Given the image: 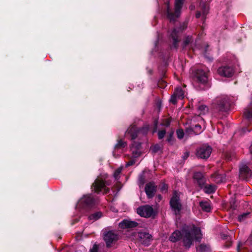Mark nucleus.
I'll return each instance as SVG.
<instances>
[{"label":"nucleus","mask_w":252,"mask_h":252,"mask_svg":"<svg viewBox=\"0 0 252 252\" xmlns=\"http://www.w3.org/2000/svg\"><path fill=\"white\" fill-rule=\"evenodd\" d=\"M201 236V230L199 228L193 225H185L182 232L176 230L172 233L169 240L172 242H176L182 239L184 246L189 249L194 240L199 241Z\"/></svg>","instance_id":"f257e3e1"},{"label":"nucleus","mask_w":252,"mask_h":252,"mask_svg":"<svg viewBox=\"0 0 252 252\" xmlns=\"http://www.w3.org/2000/svg\"><path fill=\"white\" fill-rule=\"evenodd\" d=\"M184 0H176L175 2V11H171L169 7V2L167 3V15L168 18L170 22H174L178 18L181 13V9L182 8Z\"/></svg>","instance_id":"f03ea898"},{"label":"nucleus","mask_w":252,"mask_h":252,"mask_svg":"<svg viewBox=\"0 0 252 252\" xmlns=\"http://www.w3.org/2000/svg\"><path fill=\"white\" fill-rule=\"evenodd\" d=\"M213 107L219 111H226L230 106L229 98L226 95L216 97L213 101Z\"/></svg>","instance_id":"7ed1b4c3"},{"label":"nucleus","mask_w":252,"mask_h":252,"mask_svg":"<svg viewBox=\"0 0 252 252\" xmlns=\"http://www.w3.org/2000/svg\"><path fill=\"white\" fill-rule=\"evenodd\" d=\"M149 126H144L142 129H138L134 125L131 126L128 128L125 133V136L131 140L135 139L138 134L141 133L143 134H145L149 130Z\"/></svg>","instance_id":"20e7f679"},{"label":"nucleus","mask_w":252,"mask_h":252,"mask_svg":"<svg viewBox=\"0 0 252 252\" xmlns=\"http://www.w3.org/2000/svg\"><path fill=\"white\" fill-rule=\"evenodd\" d=\"M109 183L102 179L97 178L93 184L92 189L95 192L106 193L108 192L109 189L106 185H109Z\"/></svg>","instance_id":"39448f33"},{"label":"nucleus","mask_w":252,"mask_h":252,"mask_svg":"<svg viewBox=\"0 0 252 252\" xmlns=\"http://www.w3.org/2000/svg\"><path fill=\"white\" fill-rule=\"evenodd\" d=\"M141 147V144L139 142H136L133 141L130 147V150L132 152V158L130 160L127 162L126 166L128 167L133 165L136 161V158L139 157L141 155V151L140 148Z\"/></svg>","instance_id":"423d86ee"},{"label":"nucleus","mask_w":252,"mask_h":252,"mask_svg":"<svg viewBox=\"0 0 252 252\" xmlns=\"http://www.w3.org/2000/svg\"><path fill=\"white\" fill-rule=\"evenodd\" d=\"M187 27V24L186 23H183L181 26L177 29H174L171 33L170 36L173 41V46L174 48H177L179 42V37L180 34Z\"/></svg>","instance_id":"0eeeda50"},{"label":"nucleus","mask_w":252,"mask_h":252,"mask_svg":"<svg viewBox=\"0 0 252 252\" xmlns=\"http://www.w3.org/2000/svg\"><path fill=\"white\" fill-rule=\"evenodd\" d=\"M103 239L107 247H110L118 240L117 234L113 230L105 231L103 233Z\"/></svg>","instance_id":"6e6552de"},{"label":"nucleus","mask_w":252,"mask_h":252,"mask_svg":"<svg viewBox=\"0 0 252 252\" xmlns=\"http://www.w3.org/2000/svg\"><path fill=\"white\" fill-rule=\"evenodd\" d=\"M170 204L175 214L176 215L179 214L182 209V205L180 202L179 195L177 192H174L173 196L170 200Z\"/></svg>","instance_id":"1a4fd4ad"},{"label":"nucleus","mask_w":252,"mask_h":252,"mask_svg":"<svg viewBox=\"0 0 252 252\" xmlns=\"http://www.w3.org/2000/svg\"><path fill=\"white\" fill-rule=\"evenodd\" d=\"M137 213L141 217L149 218L154 215V212L152 206L144 205L138 208Z\"/></svg>","instance_id":"9d476101"},{"label":"nucleus","mask_w":252,"mask_h":252,"mask_svg":"<svg viewBox=\"0 0 252 252\" xmlns=\"http://www.w3.org/2000/svg\"><path fill=\"white\" fill-rule=\"evenodd\" d=\"M211 152V147L205 145L200 147L197 150L196 156L200 158L206 159L209 157Z\"/></svg>","instance_id":"9b49d317"},{"label":"nucleus","mask_w":252,"mask_h":252,"mask_svg":"<svg viewBox=\"0 0 252 252\" xmlns=\"http://www.w3.org/2000/svg\"><path fill=\"white\" fill-rule=\"evenodd\" d=\"M93 202V199L91 195H85L78 201L76 207L81 209L91 205Z\"/></svg>","instance_id":"f8f14e48"},{"label":"nucleus","mask_w":252,"mask_h":252,"mask_svg":"<svg viewBox=\"0 0 252 252\" xmlns=\"http://www.w3.org/2000/svg\"><path fill=\"white\" fill-rule=\"evenodd\" d=\"M218 73L222 76L230 77L234 73V69L231 66H223L218 68Z\"/></svg>","instance_id":"ddd939ff"},{"label":"nucleus","mask_w":252,"mask_h":252,"mask_svg":"<svg viewBox=\"0 0 252 252\" xmlns=\"http://www.w3.org/2000/svg\"><path fill=\"white\" fill-rule=\"evenodd\" d=\"M252 175L251 170L246 165H242L240 167L239 176L243 179L247 180Z\"/></svg>","instance_id":"4468645a"},{"label":"nucleus","mask_w":252,"mask_h":252,"mask_svg":"<svg viewBox=\"0 0 252 252\" xmlns=\"http://www.w3.org/2000/svg\"><path fill=\"white\" fill-rule=\"evenodd\" d=\"M195 78L197 81L201 84H204L207 82L208 80V75L206 72L202 69H198L195 74Z\"/></svg>","instance_id":"2eb2a0df"},{"label":"nucleus","mask_w":252,"mask_h":252,"mask_svg":"<svg viewBox=\"0 0 252 252\" xmlns=\"http://www.w3.org/2000/svg\"><path fill=\"white\" fill-rule=\"evenodd\" d=\"M138 238L141 243L148 246L152 240V235L146 232H140L138 233Z\"/></svg>","instance_id":"dca6fc26"},{"label":"nucleus","mask_w":252,"mask_h":252,"mask_svg":"<svg viewBox=\"0 0 252 252\" xmlns=\"http://www.w3.org/2000/svg\"><path fill=\"white\" fill-rule=\"evenodd\" d=\"M145 191L149 198H152L156 192V187L154 183L147 184L145 187Z\"/></svg>","instance_id":"f3484780"},{"label":"nucleus","mask_w":252,"mask_h":252,"mask_svg":"<svg viewBox=\"0 0 252 252\" xmlns=\"http://www.w3.org/2000/svg\"><path fill=\"white\" fill-rule=\"evenodd\" d=\"M137 225V223L134 221L128 220H124L119 223V226L121 228H128L135 227Z\"/></svg>","instance_id":"a211bd4d"},{"label":"nucleus","mask_w":252,"mask_h":252,"mask_svg":"<svg viewBox=\"0 0 252 252\" xmlns=\"http://www.w3.org/2000/svg\"><path fill=\"white\" fill-rule=\"evenodd\" d=\"M126 146V142H124L122 140H119L115 146L114 150L113 152V156L115 157H117L118 155L117 153L122 152L123 151V149L125 148Z\"/></svg>","instance_id":"6ab92c4d"},{"label":"nucleus","mask_w":252,"mask_h":252,"mask_svg":"<svg viewBox=\"0 0 252 252\" xmlns=\"http://www.w3.org/2000/svg\"><path fill=\"white\" fill-rule=\"evenodd\" d=\"M194 180L196 182L199 187H202L204 183V180L202 174L200 172H196L193 175Z\"/></svg>","instance_id":"aec40b11"},{"label":"nucleus","mask_w":252,"mask_h":252,"mask_svg":"<svg viewBox=\"0 0 252 252\" xmlns=\"http://www.w3.org/2000/svg\"><path fill=\"white\" fill-rule=\"evenodd\" d=\"M199 205L201 209L205 212H208L211 210V206L210 201L208 200L202 201L200 202Z\"/></svg>","instance_id":"412c9836"},{"label":"nucleus","mask_w":252,"mask_h":252,"mask_svg":"<svg viewBox=\"0 0 252 252\" xmlns=\"http://www.w3.org/2000/svg\"><path fill=\"white\" fill-rule=\"evenodd\" d=\"M214 181L217 183H220L225 181V176L223 174H216L214 175Z\"/></svg>","instance_id":"4be33fe9"},{"label":"nucleus","mask_w":252,"mask_h":252,"mask_svg":"<svg viewBox=\"0 0 252 252\" xmlns=\"http://www.w3.org/2000/svg\"><path fill=\"white\" fill-rule=\"evenodd\" d=\"M245 117L249 119H252V102L244 112Z\"/></svg>","instance_id":"5701e85b"},{"label":"nucleus","mask_w":252,"mask_h":252,"mask_svg":"<svg viewBox=\"0 0 252 252\" xmlns=\"http://www.w3.org/2000/svg\"><path fill=\"white\" fill-rule=\"evenodd\" d=\"M216 190L215 186L212 185L206 186L204 189V192L210 194L214 192Z\"/></svg>","instance_id":"b1692460"},{"label":"nucleus","mask_w":252,"mask_h":252,"mask_svg":"<svg viewBox=\"0 0 252 252\" xmlns=\"http://www.w3.org/2000/svg\"><path fill=\"white\" fill-rule=\"evenodd\" d=\"M197 252H210V248L208 246L201 244L196 248Z\"/></svg>","instance_id":"393cba45"},{"label":"nucleus","mask_w":252,"mask_h":252,"mask_svg":"<svg viewBox=\"0 0 252 252\" xmlns=\"http://www.w3.org/2000/svg\"><path fill=\"white\" fill-rule=\"evenodd\" d=\"M197 110L199 115H204L208 112V108L205 105H201L198 107Z\"/></svg>","instance_id":"a878e982"},{"label":"nucleus","mask_w":252,"mask_h":252,"mask_svg":"<svg viewBox=\"0 0 252 252\" xmlns=\"http://www.w3.org/2000/svg\"><path fill=\"white\" fill-rule=\"evenodd\" d=\"M174 94L178 97V99H183L184 97V93L180 88H177Z\"/></svg>","instance_id":"bb28decb"},{"label":"nucleus","mask_w":252,"mask_h":252,"mask_svg":"<svg viewBox=\"0 0 252 252\" xmlns=\"http://www.w3.org/2000/svg\"><path fill=\"white\" fill-rule=\"evenodd\" d=\"M102 217V213L100 212H98L95 213L91 215H90L88 219L90 220H92L93 221H95L99 219Z\"/></svg>","instance_id":"cd10ccee"},{"label":"nucleus","mask_w":252,"mask_h":252,"mask_svg":"<svg viewBox=\"0 0 252 252\" xmlns=\"http://www.w3.org/2000/svg\"><path fill=\"white\" fill-rule=\"evenodd\" d=\"M196 134L194 132V130L192 126L186 128L185 132L186 136H192Z\"/></svg>","instance_id":"c85d7f7f"},{"label":"nucleus","mask_w":252,"mask_h":252,"mask_svg":"<svg viewBox=\"0 0 252 252\" xmlns=\"http://www.w3.org/2000/svg\"><path fill=\"white\" fill-rule=\"evenodd\" d=\"M123 167H120L118 168L114 173V177L116 180H118L120 178V174L122 172Z\"/></svg>","instance_id":"c756f323"},{"label":"nucleus","mask_w":252,"mask_h":252,"mask_svg":"<svg viewBox=\"0 0 252 252\" xmlns=\"http://www.w3.org/2000/svg\"><path fill=\"white\" fill-rule=\"evenodd\" d=\"M250 213H243L238 217V220L239 221H243L245 220L247 218H248L249 216Z\"/></svg>","instance_id":"7c9ffc66"},{"label":"nucleus","mask_w":252,"mask_h":252,"mask_svg":"<svg viewBox=\"0 0 252 252\" xmlns=\"http://www.w3.org/2000/svg\"><path fill=\"white\" fill-rule=\"evenodd\" d=\"M192 126L196 135L200 134L202 131L201 127L199 125H192Z\"/></svg>","instance_id":"2f4dec72"},{"label":"nucleus","mask_w":252,"mask_h":252,"mask_svg":"<svg viewBox=\"0 0 252 252\" xmlns=\"http://www.w3.org/2000/svg\"><path fill=\"white\" fill-rule=\"evenodd\" d=\"M192 41V37L191 36H188L186 37L184 41V46L186 47L189 43H191Z\"/></svg>","instance_id":"473e14b6"},{"label":"nucleus","mask_w":252,"mask_h":252,"mask_svg":"<svg viewBox=\"0 0 252 252\" xmlns=\"http://www.w3.org/2000/svg\"><path fill=\"white\" fill-rule=\"evenodd\" d=\"M177 134L178 138L182 139L185 134L182 129H178L177 130Z\"/></svg>","instance_id":"72a5a7b5"},{"label":"nucleus","mask_w":252,"mask_h":252,"mask_svg":"<svg viewBox=\"0 0 252 252\" xmlns=\"http://www.w3.org/2000/svg\"><path fill=\"white\" fill-rule=\"evenodd\" d=\"M166 131L165 130H160L158 132V137L159 139H161L164 137Z\"/></svg>","instance_id":"f704fd0d"},{"label":"nucleus","mask_w":252,"mask_h":252,"mask_svg":"<svg viewBox=\"0 0 252 252\" xmlns=\"http://www.w3.org/2000/svg\"><path fill=\"white\" fill-rule=\"evenodd\" d=\"M177 98L178 97L174 94H173L171 96L170 101L173 103L175 104L177 102Z\"/></svg>","instance_id":"c9c22d12"},{"label":"nucleus","mask_w":252,"mask_h":252,"mask_svg":"<svg viewBox=\"0 0 252 252\" xmlns=\"http://www.w3.org/2000/svg\"><path fill=\"white\" fill-rule=\"evenodd\" d=\"M98 247L96 244L94 245L93 248L90 250V252H98Z\"/></svg>","instance_id":"e433bc0d"},{"label":"nucleus","mask_w":252,"mask_h":252,"mask_svg":"<svg viewBox=\"0 0 252 252\" xmlns=\"http://www.w3.org/2000/svg\"><path fill=\"white\" fill-rule=\"evenodd\" d=\"M170 122L168 119H165L161 125L163 126H168L170 125Z\"/></svg>","instance_id":"4c0bfd02"},{"label":"nucleus","mask_w":252,"mask_h":252,"mask_svg":"<svg viewBox=\"0 0 252 252\" xmlns=\"http://www.w3.org/2000/svg\"><path fill=\"white\" fill-rule=\"evenodd\" d=\"M160 189L162 191H165L167 189V186L165 184H163L161 187Z\"/></svg>","instance_id":"58836bf2"},{"label":"nucleus","mask_w":252,"mask_h":252,"mask_svg":"<svg viewBox=\"0 0 252 252\" xmlns=\"http://www.w3.org/2000/svg\"><path fill=\"white\" fill-rule=\"evenodd\" d=\"M154 126H155V128L153 131V133L156 132L157 131V126H158V122L157 121L155 122Z\"/></svg>","instance_id":"ea45409f"},{"label":"nucleus","mask_w":252,"mask_h":252,"mask_svg":"<svg viewBox=\"0 0 252 252\" xmlns=\"http://www.w3.org/2000/svg\"><path fill=\"white\" fill-rule=\"evenodd\" d=\"M158 149H159V147L158 145L155 146L153 148V151L154 152H156L158 150Z\"/></svg>","instance_id":"a19ab883"},{"label":"nucleus","mask_w":252,"mask_h":252,"mask_svg":"<svg viewBox=\"0 0 252 252\" xmlns=\"http://www.w3.org/2000/svg\"><path fill=\"white\" fill-rule=\"evenodd\" d=\"M139 181L141 185H143L144 184V179L142 178L141 176L139 177Z\"/></svg>","instance_id":"79ce46f5"},{"label":"nucleus","mask_w":252,"mask_h":252,"mask_svg":"<svg viewBox=\"0 0 252 252\" xmlns=\"http://www.w3.org/2000/svg\"><path fill=\"white\" fill-rule=\"evenodd\" d=\"M241 244L240 243H239L238 245V246H237V251H238V252H240V247H241Z\"/></svg>","instance_id":"37998d69"},{"label":"nucleus","mask_w":252,"mask_h":252,"mask_svg":"<svg viewBox=\"0 0 252 252\" xmlns=\"http://www.w3.org/2000/svg\"><path fill=\"white\" fill-rule=\"evenodd\" d=\"M200 16V13H197L196 14V18H199Z\"/></svg>","instance_id":"c03bdc74"},{"label":"nucleus","mask_w":252,"mask_h":252,"mask_svg":"<svg viewBox=\"0 0 252 252\" xmlns=\"http://www.w3.org/2000/svg\"><path fill=\"white\" fill-rule=\"evenodd\" d=\"M189 156V154L188 153H186L185 156H184V158H187Z\"/></svg>","instance_id":"a18cd8bd"},{"label":"nucleus","mask_w":252,"mask_h":252,"mask_svg":"<svg viewBox=\"0 0 252 252\" xmlns=\"http://www.w3.org/2000/svg\"><path fill=\"white\" fill-rule=\"evenodd\" d=\"M158 199L159 200H160L161 199V198H162V197H161V196L160 195H158Z\"/></svg>","instance_id":"49530a36"},{"label":"nucleus","mask_w":252,"mask_h":252,"mask_svg":"<svg viewBox=\"0 0 252 252\" xmlns=\"http://www.w3.org/2000/svg\"><path fill=\"white\" fill-rule=\"evenodd\" d=\"M172 134H170V138L168 139V141L169 142H170V141H171V138L172 137Z\"/></svg>","instance_id":"de8ad7c7"},{"label":"nucleus","mask_w":252,"mask_h":252,"mask_svg":"<svg viewBox=\"0 0 252 252\" xmlns=\"http://www.w3.org/2000/svg\"><path fill=\"white\" fill-rule=\"evenodd\" d=\"M250 151L251 154L252 155V145L251 146V147L250 148Z\"/></svg>","instance_id":"09e8293b"},{"label":"nucleus","mask_w":252,"mask_h":252,"mask_svg":"<svg viewBox=\"0 0 252 252\" xmlns=\"http://www.w3.org/2000/svg\"><path fill=\"white\" fill-rule=\"evenodd\" d=\"M246 130H247L246 128H244L243 130L244 132H245Z\"/></svg>","instance_id":"8fccbe9b"},{"label":"nucleus","mask_w":252,"mask_h":252,"mask_svg":"<svg viewBox=\"0 0 252 252\" xmlns=\"http://www.w3.org/2000/svg\"><path fill=\"white\" fill-rule=\"evenodd\" d=\"M191 48H192L193 50H195V48H194L192 46V45L191 44Z\"/></svg>","instance_id":"3c124183"},{"label":"nucleus","mask_w":252,"mask_h":252,"mask_svg":"<svg viewBox=\"0 0 252 252\" xmlns=\"http://www.w3.org/2000/svg\"><path fill=\"white\" fill-rule=\"evenodd\" d=\"M193 8V7H191L190 9H192Z\"/></svg>","instance_id":"603ef678"}]
</instances>
